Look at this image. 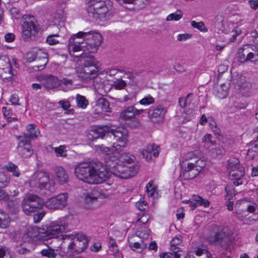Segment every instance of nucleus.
<instances>
[{"label": "nucleus", "instance_id": "1", "mask_svg": "<svg viewBox=\"0 0 258 258\" xmlns=\"http://www.w3.org/2000/svg\"><path fill=\"white\" fill-rule=\"evenodd\" d=\"M44 232L38 231L36 228L29 229L27 232L28 236L32 240L41 239L43 241L57 238L61 236L62 243L60 247L62 249L64 246L68 247V252L71 255H75L83 251L87 247L88 242L83 235L80 236L74 235H61L68 230V223L66 218L62 217L54 221H51L46 225Z\"/></svg>", "mask_w": 258, "mask_h": 258}, {"label": "nucleus", "instance_id": "2", "mask_svg": "<svg viewBox=\"0 0 258 258\" xmlns=\"http://www.w3.org/2000/svg\"><path fill=\"white\" fill-rule=\"evenodd\" d=\"M102 41L101 35L97 32L80 31L70 38L68 48L71 52L82 51L85 53H95Z\"/></svg>", "mask_w": 258, "mask_h": 258}, {"label": "nucleus", "instance_id": "3", "mask_svg": "<svg viewBox=\"0 0 258 258\" xmlns=\"http://www.w3.org/2000/svg\"><path fill=\"white\" fill-rule=\"evenodd\" d=\"M76 177L89 184H100L107 180L110 176L103 164L97 162H84L75 167Z\"/></svg>", "mask_w": 258, "mask_h": 258}, {"label": "nucleus", "instance_id": "4", "mask_svg": "<svg viewBox=\"0 0 258 258\" xmlns=\"http://www.w3.org/2000/svg\"><path fill=\"white\" fill-rule=\"evenodd\" d=\"M112 8V3L109 0H90L87 11L89 17L104 21L110 17Z\"/></svg>", "mask_w": 258, "mask_h": 258}, {"label": "nucleus", "instance_id": "5", "mask_svg": "<svg viewBox=\"0 0 258 258\" xmlns=\"http://www.w3.org/2000/svg\"><path fill=\"white\" fill-rule=\"evenodd\" d=\"M83 59V62L77 69L78 77L85 81L94 79L98 72L97 61L93 55L84 56L83 53L79 55Z\"/></svg>", "mask_w": 258, "mask_h": 258}, {"label": "nucleus", "instance_id": "6", "mask_svg": "<svg viewBox=\"0 0 258 258\" xmlns=\"http://www.w3.org/2000/svg\"><path fill=\"white\" fill-rule=\"evenodd\" d=\"M30 185L39 188L40 190H47L50 193L55 190V183L50 180L47 173L43 171L35 172L30 180Z\"/></svg>", "mask_w": 258, "mask_h": 258}, {"label": "nucleus", "instance_id": "7", "mask_svg": "<svg viewBox=\"0 0 258 258\" xmlns=\"http://www.w3.org/2000/svg\"><path fill=\"white\" fill-rule=\"evenodd\" d=\"M44 205V202L38 196L27 194L24 197L21 206L25 214L30 215L38 209L41 208Z\"/></svg>", "mask_w": 258, "mask_h": 258}, {"label": "nucleus", "instance_id": "8", "mask_svg": "<svg viewBox=\"0 0 258 258\" xmlns=\"http://www.w3.org/2000/svg\"><path fill=\"white\" fill-rule=\"evenodd\" d=\"M110 167V172L115 176L120 178H128L134 176L137 172L139 167L134 165L127 166L125 164L116 162V164L108 163Z\"/></svg>", "mask_w": 258, "mask_h": 258}, {"label": "nucleus", "instance_id": "9", "mask_svg": "<svg viewBox=\"0 0 258 258\" xmlns=\"http://www.w3.org/2000/svg\"><path fill=\"white\" fill-rule=\"evenodd\" d=\"M22 37L26 41L32 40L39 30L37 22L33 16H27L22 25Z\"/></svg>", "mask_w": 258, "mask_h": 258}, {"label": "nucleus", "instance_id": "10", "mask_svg": "<svg viewBox=\"0 0 258 258\" xmlns=\"http://www.w3.org/2000/svg\"><path fill=\"white\" fill-rule=\"evenodd\" d=\"M113 137V139L115 141L116 144L115 147H117V151H122V149L125 146L128 142V131L123 127H118L115 129L111 127L110 132Z\"/></svg>", "mask_w": 258, "mask_h": 258}, {"label": "nucleus", "instance_id": "11", "mask_svg": "<svg viewBox=\"0 0 258 258\" xmlns=\"http://www.w3.org/2000/svg\"><path fill=\"white\" fill-rule=\"evenodd\" d=\"M68 194H59L54 197L48 199L44 203V206L50 210H62L67 205Z\"/></svg>", "mask_w": 258, "mask_h": 258}, {"label": "nucleus", "instance_id": "12", "mask_svg": "<svg viewBox=\"0 0 258 258\" xmlns=\"http://www.w3.org/2000/svg\"><path fill=\"white\" fill-rule=\"evenodd\" d=\"M101 190L99 188H94L91 191L84 193L82 197L84 199V207L86 209H91L94 204L97 202L98 198L105 197L101 193Z\"/></svg>", "mask_w": 258, "mask_h": 258}, {"label": "nucleus", "instance_id": "13", "mask_svg": "<svg viewBox=\"0 0 258 258\" xmlns=\"http://www.w3.org/2000/svg\"><path fill=\"white\" fill-rule=\"evenodd\" d=\"M19 140L18 146V153L22 158H29L33 153L29 140L24 137H17Z\"/></svg>", "mask_w": 258, "mask_h": 258}, {"label": "nucleus", "instance_id": "14", "mask_svg": "<svg viewBox=\"0 0 258 258\" xmlns=\"http://www.w3.org/2000/svg\"><path fill=\"white\" fill-rule=\"evenodd\" d=\"M166 112V108L161 105L151 107L148 110V117L153 122H158L164 118Z\"/></svg>", "mask_w": 258, "mask_h": 258}, {"label": "nucleus", "instance_id": "15", "mask_svg": "<svg viewBox=\"0 0 258 258\" xmlns=\"http://www.w3.org/2000/svg\"><path fill=\"white\" fill-rule=\"evenodd\" d=\"M111 131V126L109 124L93 126L88 134L89 139L103 138L106 133Z\"/></svg>", "mask_w": 258, "mask_h": 258}, {"label": "nucleus", "instance_id": "16", "mask_svg": "<svg viewBox=\"0 0 258 258\" xmlns=\"http://www.w3.org/2000/svg\"><path fill=\"white\" fill-rule=\"evenodd\" d=\"M39 80L41 85L48 89L56 88L61 85L60 80L56 77L51 75L41 76L39 77Z\"/></svg>", "mask_w": 258, "mask_h": 258}, {"label": "nucleus", "instance_id": "17", "mask_svg": "<svg viewBox=\"0 0 258 258\" xmlns=\"http://www.w3.org/2000/svg\"><path fill=\"white\" fill-rule=\"evenodd\" d=\"M37 58L35 60V64L32 66L34 71H39L43 70L48 63V54L42 49H38Z\"/></svg>", "mask_w": 258, "mask_h": 258}, {"label": "nucleus", "instance_id": "18", "mask_svg": "<svg viewBox=\"0 0 258 258\" xmlns=\"http://www.w3.org/2000/svg\"><path fill=\"white\" fill-rule=\"evenodd\" d=\"M199 173V170L195 167L192 162H189L181 171L180 176L184 180H190L196 178Z\"/></svg>", "mask_w": 258, "mask_h": 258}, {"label": "nucleus", "instance_id": "19", "mask_svg": "<svg viewBox=\"0 0 258 258\" xmlns=\"http://www.w3.org/2000/svg\"><path fill=\"white\" fill-rule=\"evenodd\" d=\"M229 229L227 227H224L215 235L213 241L215 244L222 246L229 240Z\"/></svg>", "mask_w": 258, "mask_h": 258}, {"label": "nucleus", "instance_id": "20", "mask_svg": "<svg viewBox=\"0 0 258 258\" xmlns=\"http://www.w3.org/2000/svg\"><path fill=\"white\" fill-rule=\"evenodd\" d=\"M229 176L233 177V184L235 186H238L243 184V177L244 175V169L242 166H239L238 169L231 170L229 172Z\"/></svg>", "mask_w": 258, "mask_h": 258}, {"label": "nucleus", "instance_id": "21", "mask_svg": "<svg viewBox=\"0 0 258 258\" xmlns=\"http://www.w3.org/2000/svg\"><path fill=\"white\" fill-rule=\"evenodd\" d=\"M182 242L181 236L179 235L173 238L170 242V251L174 253V258H180L182 251L178 245Z\"/></svg>", "mask_w": 258, "mask_h": 258}, {"label": "nucleus", "instance_id": "22", "mask_svg": "<svg viewBox=\"0 0 258 258\" xmlns=\"http://www.w3.org/2000/svg\"><path fill=\"white\" fill-rule=\"evenodd\" d=\"M27 133L24 134L23 135L19 136V137H25L29 140L30 142H31L32 139L35 140L40 134V131L36 124H29L27 126Z\"/></svg>", "mask_w": 258, "mask_h": 258}, {"label": "nucleus", "instance_id": "23", "mask_svg": "<svg viewBox=\"0 0 258 258\" xmlns=\"http://www.w3.org/2000/svg\"><path fill=\"white\" fill-rule=\"evenodd\" d=\"M115 144L114 143L110 148L105 147L103 145H95L94 147V149L98 153L106 155L114 154V153H119V151H117V147H115Z\"/></svg>", "mask_w": 258, "mask_h": 258}, {"label": "nucleus", "instance_id": "24", "mask_svg": "<svg viewBox=\"0 0 258 258\" xmlns=\"http://www.w3.org/2000/svg\"><path fill=\"white\" fill-rule=\"evenodd\" d=\"M55 173L57 181L61 184L67 183L69 180L68 175L64 169L61 166L55 168Z\"/></svg>", "mask_w": 258, "mask_h": 258}, {"label": "nucleus", "instance_id": "25", "mask_svg": "<svg viewBox=\"0 0 258 258\" xmlns=\"http://www.w3.org/2000/svg\"><path fill=\"white\" fill-rule=\"evenodd\" d=\"M159 153V147L154 144L148 145L147 149L143 150L141 151L142 155L143 157L148 160V158H151V154H153L154 157H156Z\"/></svg>", "mask_w": 258, "mask_h": 258}, {"label": "nucleus", "instance_id": "26", "mask_svg": "<svg viewBox=\"0 0 258 258\" xmlns=\"http://www.w3.org/2000/svg\"><path fill=\"white\" fill-rule=\"evenodd\" d=\"M54 18L55 19L53 21L54 24L50 25L49 26L50 30L56 34H58L59 32L64 31L65 28L63 26V23L62 22H60L62 16L60 17V16L59 15L57 17L56 15H55Z\"/></svg>", "mask_w": 258, "mask_h": 258}, {"label": "nucleus", "instance_id": "27", "mask_svg": "<svg viewBox=\"0 0 258 258\" xmlns=\"http://www.w3.org/2000/svg\"><path fill=\"white\" fill-rule=\"evenodd\" d=\"M246 158L252 160L258 155V142H251L248 146Z\"/></svg>", "mask_w": 258, "mask_h": 258}, {"label": "nucleus", "instance_id": "28", "mask_svg": "<svg viewBox=\"0 0 258 258\" xmlns=\"http://www.w3.org/2000/svg\"><path fill=\"white\" fill-rule=\"evenodd\" d=\"M122 151H120L119 153H114V157L117 158V161L118 163L121 162L123 164H125L127 166L134 165L135 164H132L133 162V159L128 156V155L125 153H121Z\"/></svg>", "mask_w": 258, "mask_h": 258}, {"label": "nucleus", "instance_id": "29", "mask_svg": "<svg viewBox=\"0 0 258 258\" xmlns=\"http://www.w3.org/2000/svg\"><path fill=\"white\" fill-rule=\"evenodd\" d=\"M229 88V84L223 83L220 86L218 87L216 91V96L220 99L225 98L228 95Z\"/></svg>", "mask_w": 258, "mask_h": 258}, {"label": "nucleus", "instance_id": "30", "mask_svg": "<svg viewBox=\"0 0 258 258\" xmlns=\"http://www.w3.org/2000/svg\"><path fill=\"white\" fill-rule=\"evenodd\" d=\"M120 116L122 119L125 121L130 120L131 118H133L135 116L134 106H128L124 109L121 112Z\"/></svg>", "mask_w": 258, "mask_h": 258}, {"label": "nucleus", "instance_id": "31", "mask_svg": "<svg viewBox=\"0 0 258 258\" xmlns=\"http://www.w3.org/2000/svg\"><path fill=\"white\" fill-rule=\"evenodd\" d=\"M96 106L102 109L105 112H111V109L109 107V102L107 100L104 98H100L96 101Z\"/></svg>", "mask_w": 258, "mask_h": 258}, {"label": "nucleus", "instance_id": "32", "mask_svg": "<svg viewBox=\"0 0 258 258\" xmlns=\"http://www.w3.org/2000/svg\"><path fill=\"white\" fill-rule=\"evenodd\" d=\"M14 73L11 67H7L3 70H0V77L3 80H11Z\"/></svg>", "mask_w": 258, "mask_h": 258}, {"label": "nucleus", "instance_id": "33", "mask_svg": "<svg viewBox=\"0 0 258 258\" xmlns=\"http://www.w3.org/2000/svg\"><path fill=\"white\" fill-rule=\"evenodd\" d=\"M193 96L192 93H189L187 94L185 98H179V103L180 106L182 108H185L188 105L191 108H194L195 105L191 104V99L190 98Z\"/></svg>", "mask_w": 258, "mask_h": 258}, {"label": "nucleus", "instance_id": "34", "mask_svg": "<svg viewBox=\"0 0 258 258\" xmlns=\"http://www.w3.org/2000/svg\"><path fill=\"white\" fill-rule=\"evenodd\" d=\"M224 150L223 147L219 145L214 144L211 146L210 152L211 155L214 157H218L223 154Z\"/></svg>", "mask_w": 258, "mask_h": 258}, {"label": "nucleus", "instance_id": "35", "mask_svg": "<svg viewBox=\"0 0 258 258\" xmlns=\"http://www.w3.org/2000/svg\"><path fill=\"white\" fill-rule=\"evenodd\" d=\"M249 48V45H245L238 49L237 52L238 58V60L241 62H244L246 61V59H245V53H247V52H248Z\"/></svg>", "mask_w": 258, "mask_h": 258}, {"label": "nucleus", "instance_id": "36", "mask_svg": "<svg viewBox=\"0 0 258 258\" xmlns=\"http://www.w3.org/2000/svg\"><path fill=\"white\" fill-rule=\"evenodd\" d=\"M40 253L43 256L47 258H56L57 256V253L55 252L54 249L50 246H47L46 248L42 249L40 251Z\"/></svg>", "mask_w": 258, "mask_h": 258}, {"label": "nucleus", "instance_id": "37", "mask_svg": "<svg viewBox=\"0 0 258 258\" xmlns=\"http://www.w3.org/2000/svg\"><path fill=\"white\" fill-rule=\"evenodd\" d=\"M239 166H241V165L240 164L239 161L237 158H232L228 160L227 169L229 172L231 170L237 169Z\"/></svg>", "mask_w": 258, "mask_h": 258}, {"label": "nucleus", "instance_id": "38", "mask_svg": "<svg viewBox=\"0 0 258 258\" xmlns=\"http://www.w3.org/2000/svg\"><path fill=\"white\" fill-rule=\"evenodd\" d=\"M130 246L133 250H136L137 249H145L147 246V244L144 242L143 240H141V242H131L128 239Z\"/></svg>", "mask_w": 258, "mask_h": 258}, {"label": "nucleus", "instance_id": "39", "mask_svg": "<svg viewBox=\"0 0 258 258\" xmlns=\"http://www.w3.org/2000/svg\"><path fill=\"white\" fill-rule=\"evenodd\" d=\"M183 13L180 10H177L175 13L169 14L166 18L167 21H178L182 17Z\"/></svg>", "mask_w": 258, "mask_h": 258}, {"label": "nucleus", "instance_id": "40", "mask_svg": "<svg viewBox=\"0 0 258 258\" xmlns=\"http://www.w3.org/2000/svg\"><path fill=\"white\" fill-rule=\"evenodd\" d=\"M10 225V221L7 215L0 210V228H6Z\"/></svg>", "mask_w": 258, "mask_h": 258}, {"label": "nucleus", "instance_id": "41", "mask_svg": "<svg viewBox=\"0 0 258 258\" xmlns=\"http://www.w3.org/2000/svg\"><path fill=\"white\" fill-rule=\"evenodd\" d=\"M55 152L56 156L61 157H66L67 156V150L64 146H59L58 147H54L52 148Z\"/></svg>", "mask_w": 258, "mask_h": 258}, {"label": "nucleus", "instance_id": "42", "mask_svg": "<svg viewBox=\"0 0 258 258\" xmlns=\"http://www.w3.org/2000/svg\"><path fill=\"white\" fill-rule=\"evenodd\" d=\"M6 168L7 170L13 173V175L15 177H19L20 175V172L17 166L12 163H9L6 165Z\"/></svg>", "mask_w": 258, "mask_h": 258}, {"label": "nucleus", "instance_id": "43", "mask_svg": "<svg viewBox=\"0 0 258 258\" xmlns=\"http://www.w3.org/2000/svg\"><path fill=\"white\" fill-rule=\"evenodd\" d=\"M59 38V35L58 34L54 33L48 35L46 38V42L49 45H55L59 43V40L58 38Z\"/></svg>", "mask_w": 258, "mask_h": 258}, {"label": "nucleus", "instance_id": "44", "mask_svg": "<svg viewBox=\"0 0 258 258\" xmlns=\"http://www.w3.org/2000/svg\"><path fill=\"white\" fill-rule=\"evenodd\" d=\"M77 104L78 107L85 108L88 104L87 100L84 96L78 94L76 97Z\"/></svg>", "mask_w": 258, "mask_h": 258}, {"label": "nucleus", "instance_id": "45", "mask_svg": "<svg viewBox=\"0 0 258 258\" xmlns=\"http://www.w3.org/2000/svg\"><path fill=\"white\" fill-rule=\"evenodd\" d=\"M10 182V177L4 172L0 171V188L6 187Z\"/></svg>", "mask_w": 258, "mask_h": 258}, {"label": "nucleus", "instance_id": "46", "mask_svg": "<svg viewBox=\"0 0 258 258\" xmlns=\"http://www.w3.org/2000/svg\"><path fill=\"white\" fill-rule=\"evenodd\" d=\"M7 67H11L8 57L6 55L0 56V70H3Z\"/></svg>", "mask_w": 258, "mask_h": 258}, {"label": "nucleus", "instance_id": "47", "mask_svg": "<svg viewBox=\"0 0 258 258\" xmlns=\"http://www.w3.org/2000/svg\"><path fill=\"white\" fill-rule=\"evenodd\" d=\"M194 200L198 204L204 207H208L210 205V202L208 200H205L199 196H195Z\"/></svg>", "mask_w": 258, "mask_h": 258}, {"label": "nucleus", "instance_id": "48", "mask_svg": "<svg viewBox=\"0 0 258 258\" xmlns=\"http://www.w3.org/2000/svg\"><path fill=\"white\" fill-rule=\"evenodd\" d=\"M191 25L194 28H197L202 32H205L208 31L203 22H197L195 21H192L191 22Z\"/></svg>", "mask_w": 258, "mask_h": 258}, {"label": "nucleus", "instance_id": "49", "mask_svg": "<svg viewBox=\"0 0 258 258\" xmlns=\"http://www.w3.org/2000/svg\"><path fill=\"white\" fill-rule=\"evenodd\" d=\"M154 102V98L152 97L151 95H148L144 97L143 99H142L140 101L139 103L141 105H149L150 104H153Z\"/></svg>", "mask_w": 258, "mask_h": 258}, {"label": "nucleus", "instance_id": "50", "mask_svg": "<svg viewBox=\"0 0 258 258\" xmlns=\"http://www.w3.org/2000/svg\"><path fill=\"white\" fill-rule=\"evenodd\" d=\"M196 168L198 169L200 172L202 169L206 165V161L202 159L196 160L195 163L192 162Z\"/></svg>", "mask_w": 258, "mask_h": 258}, {"label": "nucleus", "instance_id": "51", "mask_svg": "<svg viewBox=\"0 0 258 258\" xmlns=\"http://www.w3.org/2000/svg\"><path fill=\"white\" fill-rule=\"evenodd\" d=\"M147 192L148 196L152 197L156 190V188L153 185L152 181H150L148 182L146 186Z\"/></svg>", "mask_w": 258, "mask_h": 258}, {"label": "nucleus", "instance_id": "52", "mask_svg": "<svg viewBox=\"0 0 258 258\" xmlns=\"http://www.w3.org/2000/svg\"><path fill=\"white\" fill-rule=\"evenodd\" d=\"M195 254L198 256H202L204 258L210 257L208 251L204 249L198 248L195 251Z\"/></svg>", "mask_w": 258, "mask_h": 258}, {"label": "nucleus", "instance_id": "53", "mask_svg": "<svg viewBox=\"0 0 258 258\" xmlns=\"http://www.w3.org/2000/svg\"><path fill=\"white\" fill-rule=\"evenodd\" d=\"M113 85L117 89H122L125 87L126 84L124 81L121 79H118L114 82Z\"/></svg>", "mask_w": 258, "mask_h": 258}, {"label": "nucleus", "instance_id": "54", "mask_svg": "<svg viewBox=\"0 0 258 258\" xmlns=\"http://www.w3.org/2000/svg\"><path fill=\"white\" fill-rule=\"evenodd\" d=\"M129 125L132 127H137L140 126L141 122L139 118L135 117H133L130 120Z\"/></svg>", "mask_w": 258, "mask_h": 258}, {"label": "nucleus", "instance_id": "55", "mask_svg": "<svg viewBox=\"0 0 258 258\" xmlns=\"http://www.w3.org/2000/svg\"><path fill=\"white\" fill-rule=\"evenodd\" d=\"M198 151H195L194 152H190L187 153L184 156L185 160H189L198 158Z\"/></svg>", "mask_w": 258, "mask_h": 258}, {"label": "nucleus", "instance_id": "56", "mask_svg": "<svg viewBox=\"0 0 258 258\" xmlns=\"http://www.w3.org/2000/svg\"><path fill=\"white\" fill-rule=\"evenodd\" d=\"M45 215V212L42 211L41 212L35 214L33 216L34 222L35 223L39 222Z\"/></svg>", "mask_w": 258, "mask_h": 258}, {"label": "nucleus", "instance_id": "57", "mask_svg": "<svg viewBox=\"0 0 258 258\" xmlns=\"http://www.w3.org/2000/svg\"><path fill=\"white\" fill-rule=\"evenodd\" d=\"M37 50L30 52L27 54V59L29 62L35 61L37 58Z\"/></svg>", "mask_w": 258, "mask_h": 258}, {"label": "nucleus", "instance_id": "58", "mask_svg": "<svg viewBox=\"0 0 258 258\" xmlns=\"http://www.w3.org/2000/svg\"><path fill=\"white\" fill-rule=\"evenodd\" d=\"M10 12L11 15L15 19H19L22 16L20 11L16 8H12L11 9Z\"/></svg>", "mask_w": 258, "mask_h": 258}, {"label": "nucleus", "instance_id": "59", "mask_svg": "<svg viewBox=\"0 0 258 258\" xmlns=\"http://www.w3.org/2000/svg\"><path fill=\"white\" fill-rule=\"evenodd\" d=\"M225 190L227 192V195L226 196V198L229 199V196L232 197L233 195H235V190L234 188L232 186H227L225 188Z\"/></svg>", "mask_w": 258, "mask_h": 258}, {"label": "nucleus", "instance_id": "60", "mask_svg": "<svg viewBox=\"0 0 258 258\" xmlns=\"http://www.w3.org/2000/svg\"><path fill=\"white\" fill-rule=\"evenodd\" d=\"M10 199L9 195L4 189H0V201H8Z\"/></svg>", "mask_w": 258, "mask_h": 258}, {"label": "nucleus", "instance_id": "61", "mask_svg": "<svg viewBox=\"0 0 258 258\" xmlns=\"http://www.w3.org/2000/svg\"><path fill=\"white\" fill-rule=\"evenodd\" d=\"M149 217V215L144 214L140 218L138 219L137 223L145 224L148 222Z\"/></svg>", "mask_w": 258, "mask_h": 258}, {"label": "nucleus", "instance_id": "62", "mask_svg": "<svg viewBox=\"0 0 258 258\" xmlns=\"http://www.w3.org/2000/svg\"><path fill=\"white\" fill-rule=\"evenodd\" d=\"M210 126L213 130L214 134L217 136H220V130L216 124V123L214 121H213L212 123H210Z\"/></svg>", "mask_w": 258, "mask_h": 258}, {"label": "nucleus", "instance_id": "63", "mask_svg": "<svg viewBox=\"0 0 258 258\" xmlns=\"http://www.w3.org/2000/svg\"><path fill=\"white\" fill-rule=\"evenodd\" d=\"M191 37V35L189 34H179L177 36L178 41H186Z\"/></svg>", "mask_w": 258, "mask_h": 258}, {"label": "nucleus", "instance_id": "64", "mask_svg": "<svg viewBox=\"0 0 258 258\" xmlns=\"http://www.w3.org/2000/svg\"><path fill=\"white\" fill-rule=\"evenodd\" d=\"M58 103L64 110H68L71 106L70 102L67 100L59 101Z\"/></svg>", "mask_w": 258, "mask_h": 258}]
</instances>
